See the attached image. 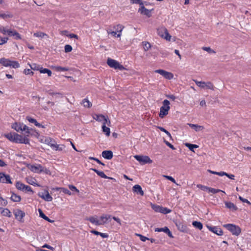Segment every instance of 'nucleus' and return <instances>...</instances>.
<instances>
[{
    "label": "nucleus",
    "mask_w": 251,
    "mask_h": 251,
    "mask_svg": "<svg viewBox=\"0 0 251 251\" xmlns=\"http://www.w3.org/2000/svg\"><path fill=\"white\" fill-rule=\"evenodd\" d=\"M111 215L108 214H103L100 217V221L98 220L96 217L92 216L87 219V220L91 223L96 226L104 225L110 221Z\"/></svg>",
    "instance_id": "obj_1"
},
{
    "label": "nucleus",
    "mask_w": 251,
    "mask_h": 251,
    "mask_svg": "<svg viewBox=\"0 0 251 251\" xmlns=\"http://www.w3.org/2000/svg\"><path fill=\"white\" fill-rule=\"evenodd\" d=\"M170 101L167 100H165L163 101V105L160 108L159 116L161 118H163L165 116L168 114V111L170 109L169 106Z\"/></svg>",
    "instance_id": "obj_2"
},
{
    "label": "nucleus",
    "mask_w": 251,
    "mask_h": 251,
    "mask_svg": "<svg viewBox=\"0 0 251 251\" xmlns=\"http://www.w3.org/2000/svg\"><path fill=\"white\" fill-rule=\"evenodd\" d=\"M223 226L230 231L233 235L238 236L241 232L240 227L235 225L228 224L223 225Z\"/></svg>",
    "instance_id": "obj_3"
},
{
    "label": "nucleus",
    "mask_w": 251,
    "mask_h": 251,
    "mask_svg": "<svg viewBox=\"0 0 251 251\" xmlns=\"http://www.w3.org/2000/svg\"><path fill=\"white\" fill-rule=\"evenodd\" d=\"M157 32L158 35L165 39L166 40L170 41L171 38V36L169 34L168 30L164 26H161L157 28Z\"/></svg>",
    "instance_id": "obj_4"
},
{
    "label": "nucleus",
    "mask_w": 251,
    "mask_h": 251,
    "mask_svg": "<svg viewBox=\"0 0 251 251\" xmlns=\"http://www.w3.org/2000/svg\"><path fill=\"white\" fill-rule=\"evenodd\" d=\"M14 142L19 144H29V140L26 137H23L22 135H19L16 133H15L14 136Z\"/></svg>",
    "instance_id": "obj_5"
},
{
    "label": "nucleus",
    "mask_w": 251,
    "mask_h": 251,
    "mask_svg": "<svg viewBox=\"0 0 251 251\" xmlns=\"http://www.w3.org/2000/svg\"><path fill=\"white\" fill-rule=\"evenodd\" d=\"M134 157L142 164H145L147 163L151 164L152 162V160H151L148 156L136 155Z\"/></svg>",
    "instance_id": "obj_6"
},
{
    "label": "nucleus",
    "mask_w": 251,
    "mask_h": 251,
    "mask_svg": "<svg viewBox=\"0 0 251 251\" xmlns=\"http://www.w3.org/2000/svg\"><path fill=\"white\" fill-rule=\"evenodd\" d=\"M11 127L17 132L23 131L27 129V126L20 122L14 123L12 124Z\"/></svg>",
    "instance_id": "obj_7"
},
{
    "label": "nucleus",
    "mask_w": 251,
    "mask_h": 251,
    "mask_svg": "<svg viewBox=\"0 0 251 251\" xmlns=\"http://www.w3.org/2000/svg\"><path fill=\"white\" fill-rule=\"evenodd\" d=\"M4 35H7L9 36H13L16 40L21 39V36L15 29L11 28L9 29H6Z\"/></svg>",
    "instance_id": "obj_8"
},
{
    "label": "nucleus",
    "mask_w": 251,
    "mask_h": 251,
    "mask_svg": "<svg viewBox=\"0 0 251 251\" xmlns=\"http://www.w3.org/2000/svg\"><path fill=\"white\" fill-rule=\"evenodd\" d=\"M0 182L3 183H12L10 176L3 172H0Z\"/></svg>",
    "instance_id": "obj_9"
},
{
    "label": "nucleus",
    "mask_w": 251,
    "mask_h": 251,
    "mask_svg": "<svg viewBox=\"0 0 251 251\" xmlns=\"http://www.w3.org/2000/svg\"><path fill=\"white\" fill-rule=\"evenodd\" d=\"M14 214L15 218L19 221H21L25 216V213L19 209L14 210Z\"/></svg>",
    "instance_id": "obj_10"
},
{
    "label": "nucleus",
    "mask_w": 251,
    "mask_h": 251,
    "mask_svg": "<svg viewBox=\"0 0 251 251\" xmlns=\"http://www.w3.org/2000/svg\"><path fill=\"white\" fill-rule=\"evenodd\" d=\"M207 227L210 231L218 235H222L223 234V230L221 229V228L217 226H207Z\"/></svg>",
    "instance_id": "obj_11"
},
{
    "label": "nucleus",
    "mask_w": 251,
    "mask_h": 251,
    "mask_svg": "<svg viewBox=\"0 0 251 251\" xmlns=\"http://www.w3.org/2000/svg\"><path fill=\"white\" fill-rule=\"evenodd\" d=\"M42 167L41 164H37L36 165H31L29 168L32 172L39 174L42 173Z\"/></svg>",
    "instance_id": "obj_12"
},
{
    "label": "nucleus",
    "mask_w": 251,
    "mask_h": 251,
    "mask_svg": "<svg viewBox=\"0 0 251 251\" xmlns=\"http://www.w3.org/2000/svg\"><path fill=\"white\" fill-rule=\"evenodd\" d=\"M138 12L142 14L147 16L148 17H150L151 16V10L147 9L144 6V4L141 6H140L139 9H138Z\"/></svg>",
    "instance_id": "obj_13"
},
{
    "label": "nucleus",
    "mask_w": 251,
    "mask_h": 251,
    "mask_svg": "<svg viewBox=\"0 0 251 251\" xmlns=\"http://www.w3.org/2000/svg\"><path fill=\"white\" fill-rule=\"evenodd\" d=\"M26 119L30 123H33L38 127L45 128L46 126H45L42 125V124L37 122L36 119L27 116L26 117Z\"/></svg>",
    "instance_id": "obj_14"
},
{
    "label": "nucleus",
    "mask_w": 251,
    "mask_h": 251,
    "mask_svg": "<svg viewBox=\"0 0 251 251\" xmlns=\"http://www.w3.org/2000/svg\"><path fill=\"white\" fill-rule=\"evenodd\" d=\"M118 62L116 60L111 59L110 58H108L107 60V65L111 68H114L115 69H117V66L118 64Z\"/></svg>",
    "instance_id": "obj_15"
},
{
    "label": "nucleus",
    "mask_w": 251,
    "mask_h": 251,
    "mask_svg": "<svg viewBox=\"0 0 251 251\" xmlns=\"http://www.w3.org/2000/svg\"><path fill=\"white\" fill-rule=\"evenodd\" d=\"M101 155L103 158L108 160L112 159L113 156V152L111 151H104Z\"/></svg>",
    "instance_id": "obj_16"
},
{
    "label": "nucleus",
    "mask_w": 251,
    "mask_h": 251,
    "mask_svg": "<svg viewBox=\"0 0 251 251\" xmlns=\"http://www.w3.org/2000/svg\"><path fill=\"white\" fill-rule=\"evenodd\" d=\"M133 191L136 193L137 194H140L141 196L144 195V191L142 190V187L138 184L135 185L132 188Z\"/></svg>",
    "instance_id": "obj_17"
},
{
    "label": "nucleus",
    "mask_w": 251,
    "mask_h": 251,
    "mask_svg": "<svg viewBox=\"0 0 251 251\" xmlns=\"http://www.w3.org/2000/svg\"><path fill=\"white\" fill-rule=\"evenodd\" d=\"M91 170L95 172L99 176L103 178H109V179H113L111 177H108L105 175V174L102 171H100L95 168L91 169Z\"/></svg>",
    "instance_id": "obj_18"
},
{
    "label": "nucleus",
    "mask_w": 251,
    "mask_h": 251,
    "mask_svg": "<svg viewBox=\"0 0 251 251\" xmlns=\"http://www.w3.org/2000/svg\"><path fill=\"white\" fill-rule=\"evenodd\" d=\"M188 125L196 131H199L204 128L203 126L196 124H188Z\"/></svg>",
    "instance_id": "obj_19"
},
{
    "label": "nucleus",
    "mask_w": 251,
    "mask_h": 251,
    "mask_svg": "<svg viewBox=\"0 0 251 251\" xmlns=\"http://www.w3.org/2000/svg\"><path fill=\"white\" fill-rule=\"evenodd\" d=\"M225 205L226 207L232 210V211H236L237 210V207L231 202H226Z\"/></svg>",
    "instance_id": "obj_20"
},
{
    "label": "nucleus",
    "mask_w": 251,
    "mask_h": 251,
    "mask_svg": "<svg viewBox=\"0 0 251 251\" xmlns=\"http://www.w3.org/2000/svg\"><path fill=\"white\" fill-rule=\"evenodd\" d=\"M0 210H1V213L2 214L3 216L8 217H11L12 216L11 212L10 211V210L8 209H7V208L3 209V208L0 207Z\"/></svg>",
    "instance_id": "obj_21"
},
{
    "label": "nucleus",
    "mask_w": 251,
    "mask_h": 251,
    "mask_svg": "<svg viewBox=\"0 0 251 251\" xmlns=\"http://www.w3.org/2000/svg\"><path fill=\"white\" fill-rule=\"evenodd\" d=\"M12 196L10 198V199L11 201H14V202H19L21 200V198L20 196L17 195V194H15L13 192H11Z\"/></svg>",
    "instance_id": "obj_22"
},
{
    "label": "nucleus",
    "mask_w": 251,
    "mask_h": 251,
    "mask_svg": "<svg viewBox=\"0 0 251 251\" xmlns=\"http://www.w3.org/2000/svg\"><path fill=\"white\" fill-rule=\"evenodd\" d=\"M45 196H42V199L47 201H51L52 200V197L50 195L47 190L45 191Z\"/></svg>",
    "instance_id": "obj_23"
},
{
    "label": "nucleus",
    "mask_w": 251,
    "mask_h": 251,
    "mask_svg": "<svg viewBox=\"0 0 251 251\" xmlns=\"http://www.w3.org/2000/svg\"><path fill=\"white\" fill-rule=\"evenodd\" d=\"M0 63L5 67H9L10 60L8 59L2 58L0 60Z\"/></svg>",
    "instance_id": "obj_24"
},
{
    "label": "nucleus",
    "mask_w": 251,
    "mask_h": 251,
    "mask_svg": "<svg viewBox=\"0 0 251 251\" xmlns=\"http://www.w3.org/2000/svg\"><path fill=\"white\" fill-rule=\"evenodd\" d=\"M102 131L104 132L106 136H109L110 134V128L108 127H106L105 126V123H103L102 126Z\"/></svg>",
    "instance_id": "obj_25"
},
{
    "label": "nucleus",
    "mask_w": 251,
    "mask_h": 251,
    "mask_svg": "<svg viewBox=\"0 0 251 251\" xmlns=\"http://www.w3.org/2000/svg\"><path fill=\"white\" fill-rule=\"evenodd\" d=\"M177 228L181 231H184L186 229V226L181 222H177L176 224Z\"/></svg>",
    "instance_id": "obj_26"
},
{
    "label": "nucleus",
    "mask_w": 251,
    "mask_h": 251,
    "mask_svg": "<svg viewBox=\"0 0 251 251\" xmlns=\"http://www.w3.org/2000/svg\"><path fill=\"white\" fill-rule=\"evenodd\" d=\"M192 225L196 228L201 230L203 227L202 223L200 222L193 221L192 222Z\"/></svg>",
    "instance_id": "obj_27"
},
{
    "label": "nucleus",
    "mask_w": 251,
    "mask_h": 251,
    "mask_svg": "<svg viewBox=\"0 0 251 251\" xmlns=\"http://www.w3.org/2000/svg\"><path fill=\"white\" fill-rule=\"evenodd\" d=\"M185 146L187 147L191 151H194V149L199 147V146L195 144H192L189 143H186Z\"/></svg>",
    "instance_id": "obj_28"
},
{
    "label": "nucleus",
    "mask_w": 251,
    "mask_h": 251,
    "mask_svg": "<svg viewBox=\"0 0 251 251\" xmlns=\"http://www.w3.org/2000/svg\"><path fill=\"white\" fill-rule=\"evenodd\" d=\"M15 132H10L7 134H5L4 136L9 141L14 142V136L15 135Z\"/></svg>",
    "instance_id": "obj_29"
},
{
    "label": "nucleus",
    "mask_w": 251,
    "mask_h": 251,
    "mask_svg": "<svg viewBox=\"0 0 251 251\" xmlns=\"http://www.w3.org/2000/svg\"><path fill=\"white\" fill-rule=\"evenodd\" d=\"M82 104L85 107L89 108L92 106V103L87 98L82 100Z\"/></svg>",
    "instance_id": "obj_30"
},
{
    "label": "nucleus",
    "mask_w": 251,
    "mask_h": 251,
    "mask_svg": "<svg viewBox=\"0 0 251 251\" xmlns=\"http://www.w3.org/2000/svg\"><path fill=\"white\" fill-rule=\"evenodd\" d=\"M52 68L57 72H62V71H69V68L67 67H63L61 66H53Z\"/></svg>",
    "instance_id": "obj_31"
},
{
    "label": "nucleus",
    "mask_w": 251,
    "mask_h": 251,
    "mask_svg": "<svg viewBox=\"0 0 251 251\" xmlns=\"http://www.w3.org/2000/svg\"><path fill=\"white\" fill-rule=\"evenodd\" d=\"M40 72L42 74H47L49 76H50L52 74L51 71L50 70L46 68H43L42 67H41Z\"/></svg>",
    "instance_id": "obj_32"
},
{
    "label": "nucleus",
    "mask_w": 251,
    "mask_h": 251,
    "mask_svg": "<svg viewBox=\"0 0 251 251\" xmlns=\"http://www.w3.org/2000/svg\"><path fill=\"white\" fill-rule=\"evenodd\" d=\"M104 116L102 114H95L93 116V118L97 121L102 122L104 119Z\"/></svg>",
    "instance_id": "obj_33"
},
{
    "label": "nucleus",
    "mask_w": 251,
    "mask_h": 251,
    "mask_svg": "<svg viewBox=\"0 0 251 251\" xmlns=\"http://www.w3.org/2000/svg\"><path fill=\"white\" fill-rule=\"evenodd\" d=\"M142 45L145 51L148 50L151 48V44L148 42L143 41L142 42Z\"/></svg>",
    "instance_id": "obj_34"
},
{
    "label": "nucleus",
    "mask_w": 251,
    "mask_h": 251,
    "mask_svg": "<svg viewBox=\"0 0 251 251\" xmlns=\"http://www.w3.org/2000/svg\"><path fill=\"white\" fill-rule=\"evenodd\" d=\"M25 184L20 181H17L15 184V186L16 188L21 191H24V187Z\"/></svg>",
    "instance_id": "obj_35"
},
{
    "label": "nucleus",
    "mask_w": 251,
    "mask_h": 251,
    "mask_svg": "<svg viewBox=\"0 0 251 251\" xmlns=\"http://www.w3.org/2000/svg\"><path fill=\"white\" fill-rule=\"evenodd\" d=\"M33 129L32 128L29 129V127L27 126V129L25 130H23V131H24L25 133H24V136L23 137H26V138H28V137L30 135H32L31 133V131H32Z\"/></svg>",
    "instance_id": "obj_36"
},
{
    "label": "nucleus",
    "mask_w": 251,
    "mask_h": 251,
    "mask_svg": "<svg viewBox=\"0 0 251 251\" xmlns=\"http://www.w3.org/2000/svg\"><path fill=\"white\" fill-rule=\"evenodd\" d=\"M9 67L13 68H18L20 67V64L17 61L10 60Z\"/></svg>",
    "instance_id": "obj_37"
},
{
    "label": "nucleus",
    "mask_w": 251,
    "mask_h": 251,
    "mask_svg": "<svg viewBox=\"0 0 251 251\" xmlns=\"http://www.w3.org/2000/svg\"><path fill=\"white\" fill-rule=\"evenodd\" d=\"M208 191V192L212 193L213 194H216V193L220 192H222V193L225 194V192L224 191H223L220 189H214V188H213L211 187H209Z\"/></svg>",
    "instance_id": "obj_38"
},
{
    "label": "nucleus",
    "mask_w": 251,
    "mask_h": 251,
    "mask_svg": "<svg viewBox=\"0 0 251 251\" xmlns=\"http://www.w3.org/2000/svg\"><path fill=\"white\" fill-rule=\"evenodd\" d=\"M31 70H35V71H39L40 70L41 67L40 65H38L35 63H33L31 65H29Z\"/></svg>",
    "instance_id": "obj_39"
},
{
    "label": "nucleus",
    "mask_w": 251,
    "mask_h": 251,
    "mask_svg": "<svg viewBox=\"0 0 251 251\" xmlns=\"http://www.w3.org/2000/svg\"><path fill=\"white\" fill-rule=\"evenodd\" d=\"M197 85L200 87L201 88H204L205 82L204 81H199L197 80H193Z\"/></svg>",
    "instance_id": "obj_40"
},
{
    "label": "nucleus",
    "mask_w": 251,
    "mask_h": 251,
    "mask_svg": "<svg viewBox=\"0 0 251 251\" xmlns=\"http://www.w3.org/2000/svg\"><path fill=\"white\" fill-rule=\"evenodd\" d=\"M114 28L116 30L117 32H122L124 28V26L120 24H119L117 25L116 26H115L114 27Z\"/></svg>",
    "instance_id": "obj_41"
},
{
    "label": "nucleus",
    "mask_w": 251,
    "mask_h": 251,
    "mask_svg": "<svg viewBox=\"0 0 251 251\" xmlns=\"http://www.w3.org/2000/svg\"><path fill=\"white\" fill-rule=\"evenodd\" d=\"M206 87L207 89L213 90L214 89V86L213 84L210 82H205L204 88Z\"/></svg>",
    "instance_id": "obj_42"
},
{
    "label": "nucleus",
    "mask_w": 251,
    "mask_h": 251,
    "mask_svg": "<svg viewBox=\"0 0 251 251\" xmlns=\"http://www.w3.org/2000/svg\"><path fill=\"white\" fill-rule=\"evenodd\" d=\"M151 207L155 212L160 213L161 209V206L157 205L155 204H152Z\"/></svg>",
    "instance_id": "obj_43"
},
{
    "label": "nucleus",
    "mask_w": 251,
    "mask_h": 251,
    "mask_svg": "<svg viewBox=\"0 0 251 251\" xmlns=\"http://www.w3.org/2000/svg\"><path fill=\"white\" fill-rule=\"evenodd\" d=\"M164 77L168 79H171L173 78L174 75L172 73L166 72Z\"/></svg>",
    "instance_id": "obj_44"
},
{
    "label": "nucleus",
    "mask_w": 251,
    "mask_h": 251,
    "mask_svg": "<svg viewBox=\"0 0 251 251\" xmlns=\"http://www.w3.org/2000/svg\"><path fill=\"white\" fill-rule=\"evenodd\" d=\"M34 36L37 37H40L41 38H44V36H47V35L46 33H44L42 32H38L34 33Z\"/></svg>",
    "instance_id": "obj_45"
},
{
    "label": "nucleus",
    "mask_w": 251,
    "mask_h": 251,
    "mask_svg": "<svg viewBox=\"0 0 251 251\" xmlns=\"http://www.w3.org/2000/svg\"><path fill=\"white\" fill-rule=\"evenodd\" d=\"M56 190H61V192H63L65 194H68L70 195L71 194V192L67 189L64 188H56Z\"/></svg>",
    "instance_id": "obj_46"
},
{
    "label": "nucleus",
    "mask_w": 251,
    "mask_h": 251,
    "mask_svg": "<svg viewBox=\"0 0 251 251\" xmlns=\"http://www.w3.org/2000/svg\"><path fill=\"white\" fill-rule=\"evenodd\" d=\"M171 212V210L166 207L161 206L160 213L163 214H168Z\"/></svg>",
    "instance_id": "obj_47"
},
{
    "label": "nucleus",
    "mask_w": 251,
    "mask_h": 251,
    "mask_svg": "<svg viewBox=\"0 0 251 251\" xmlns=\"http://www.w3.org/2000/svg\"><path fill=\"white\" fill-rule=\"evenodd\" d=\"M202 49L203 50L207 51L209 53H215V51L214 50H212L209 47H203L202 48Z\"/></svg>",
    "instance_id": "obj_48"
},
{
    "label": "nucleus",
    "mask_w": 251,
    "mask_h": 251,
    "mask_svg": "<svg viewBox=\"0 0 251 251\" xmlns=\"http://www.w3.org/2000/svg\"><path fill=\"white\" fill-rule=\"evenodd\" d=\"M25 192H30L32 193H33V191L32 190V188L28 185H26L25 184L24 187V191Z\"/></svg>",
    "instance_id": "obj_49"
},
{
    "label": "nucleus",
    "mask_w": 251,
    "mask_h": 251,
    "mask_svg": "<svg viewBox=\"0 0 251 251\" xmlns=\"http://www.w3.org/2000/svg\"><path fill=\"white\" fill-rule=\"evenodd\" d=\"M8 40V37H1L0 36V45H2L7 43Z\"/></svg>",
    "instance_id": "obj_50"
},
{
    "label": "nucleus",
    "mask_w": 251,
    "mask_h": 251,
    "mask_svg": "<svg viewBox=\"0 0 251 251\" xmlns=\"http://www.w3.org/2000/svg\"><path fill=\"white\" fill-rule=\"evenodd\" d=\"M50 147L55 149V151H62L63 149L57 144H50Z\"/></svg>",
    "instance_id": "obj_51"
},
{
    "label": "nucleus",
    "mask_w": 251,
    "mask_h": 251,
    "mask_svg": "<svg viewBox=\"0 0 251 251\" xmlns=\"http://www.w3.org/2000/svg\"><path fill=\"white\" fill-rule=\"evenodd\" d=\"M89 159L91 160H95L98 163H99V164H100V165H102L103 166L105 165V164L103 163H102L100 160L99 159H98L97 158H95V157H89Z\"/></svg>",
    "instance_id": "obj_52"
},
{
    "label": "nucleus",
    "mask_w": 251,
    "mask_h": 251,
    "mask_svg": "<svg viewBox=\"0 0 251 251\" xmlns=\"http://www.w3.org/2000/svg\"><path fill=\"white\" fill-rule=\"evenodd\" d=\"M64 49L65 52H71L73 50L72 46L70 45H66Z\"/></svg>",
    "instance_id": "obj_53"
},
{
    "label": "nucleus",
    "mask_w": 251,
    "mask_h": 251,
    "mask_svg": "<svg viewBox=\"0 0 251 251\" xmlns=\"http://www.w3.org/2000/svg\"><path fill=\"white\" fill-rule=\"evenodd\" d=\"M158 128L161 131L165 132L170 138H172L171 135L169 131L166 130L164 127L159 126Z\"/></svg>",
    "instance_id": "obj_54"
},
{
    "label": "nucleus",
    "mask_w": 251,
    "mask_h": 251,
    "mask_svg": "<svg viewBox=\"0 0 251 251\" xmlns=\"http://www.w3.org/2000/svg\"><path fill=\"white\" fill-rule=\"evenodd\" d=\"M168 228L167 227V226H165L164 227H162V228H156L155 229V232H161V231H163L164 232H166V230H167Z\"/></svg>",
    "instance_id": "obj_55"
},
{
    "label": "nucleus",
    "mask_w": 251,
    "mask_h": 251,
    "mask_svg": "<svg viewBox=\"0 0 251 251\" xmlns=\"http://www.w3.org/2000/svg\"><path fill=\"white\" fill-rule=\"evenodd\" d=\"M13 17V15L11 14H0V17L4 19L7 18H12Z\"/></svg>",
    "instance_id": "obj_56"
},
{
    "label": "nucleus",
    "mask_w": 251,
    "mask_h": 251,
    "mask_svg": "<svg viewBox=\"0 0 251 251\" xmlns=\"http://www.w3.org/2000/svg\"><path fill=\"white\" fill-rule=\"evenodd\" d=\"M130 2L132 3L139 4L140 6L143 4V1L141 0H130Z\"/></svg>",
    "instance_id": "obj_57"
},
{
    "label": "nucleus",
    "mask_w": 251,
    "mask_h": 251,
    "mask_svg": "<svg viewBox=\"0 0 251 251\" xmlns=\"http://www.w3.org/2000/svg\"><path fill=\"white\" fill-rule=\"evenodd\" d=\"M102 121H103V123H105V125L107 124L108 126H110L111 123L107 116H104V119H103Z\"/></svg>",
    "instance_id": "obj_58"
},
{
    "label": "nucleus",
    "mask_w": 251,
    "mask_h": 251,
    "mask_svg": "<svg viewBox=\"0 0 251 251\" xmlns=\"http://www.w3.org/2000/svg\"><path fill=\"white\" fill-rule=\"evenodd\" d=\"M137 235L140 237V239L143 241L145 242L147 240H149V238L139 234H137Z\"/></svg>",
    "instance_id": "obj_59"
},
{
    "label": "nucleus",
    "mask_w": 251,
    "mask_h": 251,
    "mask_svg": "<svg viewBox=\"0 0 251 251\" xmlns=\"http://www.w3.org/2000/svg\"><path fill=\"white\" fill-rule=\"evenodd\" d=\"M166 72V71L161 69L156 70L155 71V73L159 74L163 76H164Z\"/></svg>",
    "instance_id": "obj_60"
},
{
    "label": "nucleus",
    "mask_w": 251,
    "mask_h": 251,
    "mask_svg": "<svg viewBox=\"0 0 251 251\" xmlns=\"http://www.w3.org/2000/svg\"><path fill=\"white\" fill-rule=\"evenodd\" d=\"M239 199L243 202L247 203L249 204H251V203L247 199L243 198L241 196H239Z\"/></svg>",
    "instance_id": "obj_61"
},
{
    "label": "nucleus",
    "mask_w": 251,
    "mask_h": 251,
    "mask_svg": "<svg viewBox=\"0 0 251 251\" xmlns=\"http://www.w3.org/2000/svg\"><path fill=\"white\" fill-rule=\"evenodd\" d=\"M198 187H199V188H201V190H202L203 191H208V189H209L208 187L204 186V185H202L201 184L198 185Z\"/></svg>",
    "instance_id": "obj_62"
},
{
    "label": "nucleus",
    "mask_w": 251,
    "mask_h": 251,
    "mask_svg": "<svg viewBox=\"0 0 251 251\" xmlns=\"http://www.w3.org/2000/svg\"><path fill=\"white\" fill-rule=\"evenodd\" d=\"M24 72L25 75L31 74L32 75L33 74V72L31 70V69H25Z\"/></svg>",
    "instance_id": "obj_63"
},
{
    "label": "nucleus",
    "mask_w": 251,
    "mask_h": 251,
    "mask_svg": "<svg viewBox=\"0 0 251 251\" xmlns=\"http://www.w3.org/2000/svg\"><path fill=\"white\" fill-rule=\"evenodd\" d=\"M69 188L72 191H75L76 192H79L78 190L74 185H70L69 186Z\"/></svg>",
    "instance_id": "obj_64"
}]
</instances>
